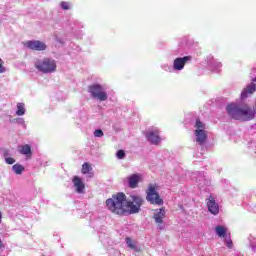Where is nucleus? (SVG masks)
Masks as SVG:
<instances>
[{
	"label": "nucleus",
	"instance_id": "obj_1",
	"mask_svg": "<svg viewBox=\"0 0 256 256\" xmlns=\"http://www.w3.org/2000/svg\"><path fill=\"white\" fill-rule=\"evenodd\" d=\"M143 203L145 200L139 195H130V199L127 200L125 193L118 192L106 200V207L114 215H135L141 211Z\"/></svg>",
	"mask_w": 256,
	"mask_h": 256
},
{
	"label": "nucleus",
	"instance_id": "obj_2",
	"mask_svg": "<svg viewBox=\"0 0 256 256\" xmlns=\"http://www.w3.org/2000/svg\"><path fill=\"white\" fill-rule=\"evenodd\" d=\"M226 111L236 121H251L255 119V111L247 104L230 103L226 107Z\"/></svg>",
	"mask_w": 256,
	"mask_h": 256
},
{
	"label": "nucleus",
	"instance_id": "obj_3",
	"mask_svg": "<svg viewBox=\"0 0 256 256\" xmlns=\"http://www.w3.org/2000/svg\"><path fill=\"white\" fill-rule=\"evenodd\" d=\"M36 69L41 73H55L57 70V64L55 60L50 58H44L43 60H37L35 63Z\"/></svg>",
	"mask_w": 256,
	"mask_h": 256
},
{
	"label": "nucleus",
	"instance_id": "obj_4",
	"mask_svg": "<svg viewBox=\"0 0 256 256\" xmlns=\"http://www.w3.org/2000/svg\"><path fill=\"white\" fill-rule=\"evenodd\" d=\"M146 199L151 203V205H163V199L159 196L157 192V185L150 184L146 191Z\"/></svg>",
	"mask_w": 256,
	"mask_h": 256
},
{
	"label": "nucleus",
	"instance_id": "obj_5",
	"mask_svg": "<svg viewBox=\"0 0 256 256\" xmlns=\"http://www.w3.org/2000/svg\"><path fill=\"white\" fill-rule=\"evenodd\" d=\"M88 91L93 99H98V101H107L108 99L107 92L103 90V86L100 84L90 85Z\"/></svg>",
	"mask_w": 256,
	"mask_h": 256
},
{
	"label": "nucleus",
	"instance_id": "obj_6",
	"mask_svg": "<svg viewBox=\"0 0 256 256\" xmlns=\"http://www.w3.org/2000/svg\"><path fill=\"white\" fill-rule=\"evenodd\" d=\"M24 45L28 49H31V51H45L47 49V44L39 40H29Z\"/></svg>",
	"mask_w": 256,
	"mask_h": 256
},
{
	"label": "nucleus",
	"instance_id": "obj_7",
	"mask_svg": "<svg viewBox=\"0 0 256 256\" xmlns=\"http://www.w3.org/2000/svg\"><path fill=\"white\" fill-rule=\"evenodd\" d=\"M159 130L154 129V130H149L146 132V139L151 143V145H159L161 143V136H159Z\"/></svg>",
	"mask_w": 256,
	"mask_h": 256
},
{
	"label": "nucleus",
	"instance_id": "obj_8",
	"mask_svg": "<svg viewBox=\"0 0 256 256\" xmlns=\"http://www.w3.org/2000/svg\"><path fill=\"white\" fill-rule=\"evenodd\" d=\"M206 205L208 207V211L212 215H219V204L215 201V198L210 195L208 199H206Z\"/></svg>",
	"mask_w": 256,
	"mask_h": 256
},
{
	"label": "nucleus",
	"instance_id": "obj_9",
	"mask_svg": "<svg viewBox=\"0 0 256 256\" xmlns=\"http://www.w3.org/2000/svg\"><path fill=\"white\" fill-rule=\"evenodd\" d=\"M187 61H191V56H185L183 58L174 59L173 67H174L175 71L183 70Z\"/></svg>",
	"mask_w": 256,
	"mask_h": 256
},
{
	"label": "nucleus",
	"instance_id": "obj_10",
	"mask_svg": "<svg viewBox=\"0 0 256 256\" xmlns=\"http://www.w3.org/2000/svg\"><path fill=\"white\" fill-rule=\"evenodd\" d=\"M141 181L140 174H132L128 177V186L130 189H137L139 187V182Z\"/></svg>",
	"mask_w": 256,
	"mask_h": 256
},
{
	"label": "nucleus",
	"instance_id": "obj_11",
	"mask_svg": "<svg viewBox=\"0 0 256 256\" xmlns=\"http://www.w3.org/2000/svg\"><path fill=\"white\" fill-rule=\"evenodd\" d=\"M72 183H74L76 193H85V183H83V180L79 176H74Z\"/></svg>",
	"mask_w": 256,
	"mask_h": 256
},
{
	"label": "nucleus",
	"instance_id": "obj_12",
	"mask_svg": "<svg viewBox=\"0 0 256 256\" xmlns=\"http://www.w3.org/2000/svg\"><path fill=\"white\" fill-rule=\"evenodd\" d=\"M195 137L199 145H204L205 141H207V132H205V130L203 129H196Z\"/></svg>",
	"mask_w": 256,
	"mask_h": 256
},
{
	"label": "nucleus",
	"instance_id": "obj_13",
	"mask_svg": "<svg viewBox=\"0 0 256 256\" xmlns=\"http://www.w3.org/2000/svg\"><path fill=\"white\" fill-rule=\"evenodd\" d=\"M155 211L156 213L153 215V219L157 225H161L163 223V219H165V207Z\"/></svg>",
	"mask_w": 256,
	"mask_h": 256
},
{
	"label": "nucleus",
	"instance_id": "obj_14",
	"mask_svg": "<svg viewBox=\"0 0 256 256\" xmlns=\"http://www.w3.org/2000/svg\"><path fill=\"white\" fill-rule=\"evenodd\" d=\"M256 91V84L255 82H252L250 85H248L241 93V99H247L249 95H253Z\"/></svg>",
	"mask_w": 256,
	"mask_h": 256
},
{
	"label": "nucleus",
	"instance_id": "obj_15",
	"mask_svg": "<svg viewBox=\"0 0 256 256\" xmlns=\"http://www.w3.org/2000/svg\"><path fill=\"white\" fill-rule=\"evenodd\" d=\"M19 153H21V155H25L27 159H31V156L33 155V152L31 151V145L26 144L20 146Z\"/></svg>",
	"mask_w": 256,
	"mask_h": 256
},
{
	"label": "nucleus",
	"instance_id": "obj_16",
	"mask_svg": "<svg viewBox=\"0 0 256 256\" xmlns=\"http://www.w3.org/2000/svg\"><path fill=\"white\" fill-rule=\"evenodd\" d=\"M81 173L82 175H90V177H93V167L89 162H85L82 165Z\"/></svg>",
	"mask_w": 256,
	"mask_h": 256
},
{
	"label": "nucleus",
	"instance_id": "obj_17",
	"mask_svg": "<svg viewBox=\"0 0 256 256\" xmlns=\"http://www.w3.org/2000/svg\"><path fill=\"white\" fill-rule=\"evenodd\" d=\"M126 241V245L129 247V249H132L133 251H136L137 253H139V251H141L140 249H137V243L135 241H133V239H131L130 237H127L125 239Z\"/></svg>",
	"mask_w": 256,
	"mask_h": 256
},
{
	"label": "nucleus",
	"instance_id": "obj_18",
	"mask_svg": "<svg viewBox=\"0 0 256 256\" xmlns=\"http://www.w3.org/2000/svg\"><path fill=\"white\" fill-rule=\"evenodd\" d=\"M12 170L14 171V173L16 175H22L23 174V171H25V166L17 163V164H14L12 166Z\"/></svg>",
	"mask_w": 256,
	"mask_h": 256
},
{
	"label": "nucleus",
	"instance_id": "obj_19",
	"mask_svg": "<svg viewBox=\"0 0 256 256\" xmlns=\"http://www.w3.org/2000/svg\"><path fill=\"white\" fill-rule=\"evenodd\" d=\"M215 231L218 237H225L227 235V229L223 226H216Z\"/></svg>",
	"mask_w": 256,
	"mask_h": 256
},
{
	"label": "nucleus",
	"instance_id": "obj_20",
	"mask_svg": "<svg viewBox=\"0 0 256 256\" xmlns=\"http://www.w3.org/2000/svg\"><path fill=\"white\" fill-rule=\"evenodd\" d=\"M16 115H18V117L25 115V104L24 103L17 104Z\"/></svg>",
	"mask_w": 256,
	"mask_h": 256
},
{
	"label": "nucleus",
	"instance_id": "obj_21",
	"mask_svg": "<svg viewBox=\"0 0 256 256\" xmlns=\"http://www.w3.org/2000/svg\"><path fill=\"white\" fill-rule=\"evenodd\" d=\"M196 129H202L205 130V124L203 122H201L200 119L196 120V125H195Z\"/></svg>",
	"mask_w": 256,
	"mask_h": 256
},
{
	"label": "nucleus",
	"instance_id": "obj_22",
	"mask_svg": "<svg viewBox=\"0 0 256 256\" xmlns=\"http://www.w3.org/2000/svg\"><path fill=\"white\" fill-rule=\"evenodd\" d=\"M116 157H118V159H125V150H118Z\"/></svg>",
	"mask_w": 256,
	"mask_h": 256
},
{
	"label": "nucleus",
	"instance_id": "obj_23",
	"mask_svg": "<svg viewBox=\"0 0 256 256\" xmlns=\"http://www.w3.org/2000/svg\"><path fill=\"white\" fill-rule=\"evenodd\" d=\"M94 137H103V130H101V129L95 130Z\"/></svg>",
	"mask_w": 256,
	"mask_h": 256
},
{
	"label": "nucleus",
	"instance_id": "obj_24",
	"mask_svg": "<svg viewBox=\"0 0 256 256\" xmlns=\"http://www.w3.org/2000/svg\"><path fill=\"white\" fill-rule=\"evenodd\" d=\"M5 162L7 163V165H13V163H15V159L8 157V158H5Z\"/></svg>",
	"mask_w": 256,
	"mask_h": 256
},
{
	"label": "nucleus",
	"instance_id": "obj_25",
	"mask_svg": "<svg viewBox=\"0 0 256 256\" xmlns=\"http://www.w3.org/2000/svg\"><path fill=\"white\" fill-rule=\"evenodd\" d=\"M3 59L0 58V73H5V66H3Z\"/></svg>",
	"mask_w": 256,
	"mask_h": 256
},
{
	"label": "nucleus",
	"instance_id": "obj_26",
	"mask_svg": "<svg viewBox=\"0 0 256 256\" xmlns=\"http://www.w3.org/2000/svg\"><path fill=\"white\" fill-rule=\"evenodd\" d=\"M61 7L64 9V10H67V9H69V3H67V2H61Z\"/></svg>",
	"mask_w": 256,
	"mask_h": 256
},
{
	"label": "nucleus",
	"instance_id": "obj_27",
	"mask_svg": "<svg viewBox=\"0 0 256 256\" xmlns=\"http://www.w3.org/2000/svg\"><path fill=\"white\" fill-rule=\"evenodd\" d=\"M226 245H227L228 249H232L233 248V241L227 240Z\"/></svg>",
	"mask_w": 256,
	"mask_h": 256
},
{
	"label": "nucleus",
	"instance_id": "obj_28",
	"mask_svg": "<svg viewBox=\"0 0 256 256\" xmlns=\"http://www.w3.org/2000/svg\"><path fill=\"white\" fill-rule=\"evenodd\" d=\"M5 159L9 158V150H4V153H3Z\"/></svg>",
	"mask_w": 256,
	"mask_h": 256
}]
</instances>
